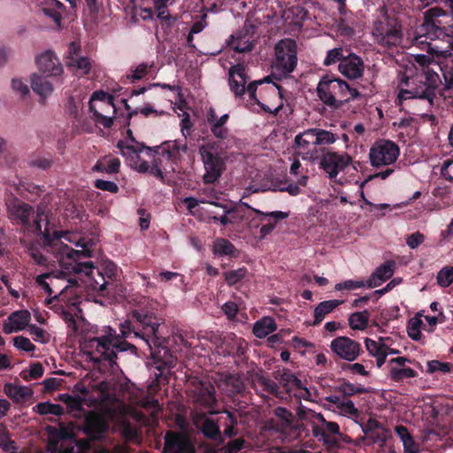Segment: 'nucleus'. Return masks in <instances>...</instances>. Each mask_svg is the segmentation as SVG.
Listing matches in <instances>:
<instances>
[{
  "mask_svg": "<svg viewBox=\"0 0 453 453\" xmlns=\"http://www.w3.org/2000/svg\"><path fill=\"white\" fill-rule=\"evenodd\" d=\"M151 67V65H149L148 64L142 63L135 69L132 70V74L128 75L127 78L131 79L133 81H139L148 74Z\"/></svg>",
  "mask_w": 453,
  "mask_h": 453,
  "instance_id": "680f3d73",
  "label": "nucleus"
},
{
  "mask_svg": "<svg viewBox=\"0 0 453 453\" xmlns=\"http://www.w3.org/2000/svg\"><path fill=\"white\" fill-rule=\"evenodd\" d=\"M342 369L343 371H350L354 374H360L363 376L368 375V372L365 370V366L359 363H355V364L344 363L342 365Z\"/></svg>",
  "mask_w": 453,
  "mask_h": 453,
  "instance_id": "774afa93",
  "label": "nucleus"
},
{
  "mask_svg": "<svg viewBox=\"0 0 453 453\" xmlns=\"http://www.w3.org/2000/svg\"><path fill=\"white\" fill-rule=\"evenodd\" d=\"M237 338L234 334L222 337L219 332H206L204 335L200 334V349L207 351L213 348L224 357L234 356V345Z\"/></svg>",
  "mask_w": 453,
  "mask_h": 453,
  "instance_id": "4468645a",
  "label": "nucleus"
},
{
  "mask_svg": "<svg viewBox=\"0 0 453 453\" xmlns=\"http://www.w3.org/2000/svg\"><path fill=\"white\" fill-rule=\"evenodd\" d=\"M400 155L398 145L390 140L381 139L370 149L369 158L373 167L379 168L394 164Z\"/></svg>",
  "mask_w": 453,
  "mask_h": 453,
  "instance_id": "f8f14e48",
  "label": "nucleus"
},
{
  "mask_svg": "<svg viewBox=\"0 0 453 453\" xmlns=\"http://www.w3.org/2000/svg\"><path fill=\"white\" fill-rule=\"evenodd\" d=\"M121 102L123 103L125 109L127 111V119H126V120L124 122V126H129L130 125V119H132L133 116L137 115L138 112H141L145 117H148L151 113L157 112V111L152 106H150V105L145 106V107H143L142 109L136 108V109L131 111V107L127 104V99H122Z\"/></svg>",
  "mask_w": 453,
  "mask_h": 453,
  "instance_id": "ea45409f",
  "label": "nucleus"
},
{
  "mask_svg": "<svg viewBox=\"0 0 453 453\" xmlns=\"http://www.w3.org/2000/svg\"><path fill=\"white\" fill-rule=\"evenodd\" d=\"M436 280L439 286L447 288L453 282V267L445 266L440 270L436 276Z\"/></svg>",
  "mask_w": 453,
  "mask_h": 453,
  "instance_id": "a18cd8bd",
  "label": "nucleus"
},
{
  "mask_svg": "<svg viewBox=\"0 0 453 453\" xmlns=\"http://www.w3.org/2000/svg\"><path fill=\"white\" fill-rule=\"evenodd\" d=\"M445 81V88L448 89L453 88V58H445L436 64Z\"/></svg>",
  "mask_w": 453,
  "mask_h": 453,
  "instance_id": "473e14b6",
  "label": "nucleus"
},
{
  "mask_svg": "<svg viewBox=\"0 0 453 453\" xmlns=\"http://www.w3.org/2000/svg\"><path fill=\"white\" fill-rule=\"evenodd\" d=\"M132 318L134 325L130 320L119 325L120 336L126 339L134 334L135 338H140L148 346L155 369L158 371V373L155 372L156 380L160 382V379L175 365L177 360L164 345V340L157 335L163 319L157 316L153 308L148 306L134 310Z\"/></svg>",
  "mask_w": 453,
  "mask_h": 453,
  "instance_id": "f03ea898",
  "label": "nucleus"
},
{
  "mask_svg": "<svg viewBox=\"0 0 453 453\" xmlns=\"http://www.w3.org/2000/svg\"><path fill=\"white\" fill-rule=\"evenodd\" d=\"M120 168V160L118 157L104 158L98 160L92 167L93 172L108 174L118 173Z\"/></svg>",
  "mask_w": 453,
  "mask_h": 453,
  "instance_id": "2f4dec72",
  "label": "nucleus"
},
{
  "mask_svg": "<svg viewBox=\"0 0 453 453\" xmlns=\"http://www.w3.org/2000/svg\"><path fill=\"white\" fill-rule=\"evenodd\" d=\"M177 421L181 430H169L165 433L162 453H196L195 443L184 429L185 420L179 418Z\"/></svg>",
  "mask_w": 453,
  "mask_h": 453,
  "instance_id": "9d476101",
  "label": "nucleus"
},
{
  "mask_svg": "<svg viewBox=\"0 0 453 453\" xmlns=\"http://www.w3.org/2000/svg\"><path fill=\"white\" fill-rule=\"evenodd\" d=\"M4 393L15 403H24L33 396V390L27 386H18L13 383H5Z\"/></svg>",
  "mask_w": 453,
  "mask_h": 453,
  "instance_id": "a878e982",
  "label": "nucleus"
},
{
  "mask_svg": "<svg viewBox=\"0 0 453 453\" xmlns=\"http://www.w3.org/2000/svg\"><path fill=\"white\" fill-rule=\"evenodd\" d=\"M94 187L97 189L108 191L112 194L118 193L119 189L114 181L104 180L101 179H97L94 181Z\"/></svg>",
  "mask_w": 453,
  "mask_h": 453,
  "instance_id": "13d9d810",
  "label": "nucleus"
},
{
  "mask_svg": "<svg viewBox=\"0 0 453 453\" xmlns=\"http://www.w3.org/2000/svg\"><path fill=\"white\" fill-rule=\"evenodd\" d=\"M273 377L279 381L287 393H290L293 389H303L302 380L298 379L289 369L283 368L273 372Z\"/></svg>",
  "mask_w": 453,
  "mask_h": 453,
  "instance_id": "393cba45",
  "label": "nucleus"
},
{
  "mask_svg": "<svg viewBox=\"0 0 453 453\" xmlns=\"http://www.w3.org/2000/svg\"><path fill=\"white\" fill-rule=\"evenodd\" d=\"M43 372L44 369L42 365L39 362H36L30 365L28 377L24 375L23 378L26 380H28L29 379L36 380L41 378L43 375Z\"/></svg>",
  "mask_w": 453,
  "mask_h": 453,
  "instance_id": "69168bd1",
  "label": "nucleus"
},
{
  "mask_svg": "<svg viewBox=\"0 0 453 453\" xmlns=\"http://www.w3.org/2000/svg\"><path fill=\"white\" fill-rule=\"evenodd\" d=\"M339 72L349 80H357L363 76L365 72V63L359 56L349 53L342 59L338 65Z\"/></svg>",
  "mask_w": 453,
  "mask_h": 453,
  "instance_id": "6ab92c4d",
  "label": "nucleus"
},
{
  "mask_svg": "<svg viewBox=\"0 0 453 453\" xmlns=\"http://www.w3.org/2000/svg\"><path fill=\"white\" fill-rule=\"evenodd\" d=\"M218 401L213 385H206V381L200 377V434L214 441L221 442L222 436L219 428L220 418H207L206 414H219L216 409Z\"/></svg>",
  "mask_w": 453,
  "mask_h": 453,
  "instance_id": "0eeeda50",
  "label": "nucleus"
},
{
  "mask_svg": "<svg viewBox=\"0 0 453 453\" xmlns=\"http://www.w3.org/2000/svg\"><path fill=\"white\" fill-rule=\"evenodd\" d=\"M115 334L116 332L110 327L109 333L106 335L93 337L89 340L91 346H94V343H96V349L100 353V360L107 361L112 369L117 365V352L130 350L134 353L136 350L134 345L119 339V337Z\"/></svg>",
  "mask_w": 453,
  "mask_h": 453,
  "instance_id": "6e6552de",
  "label": "nucleus"
},
{
  "mask_svg": "<svg viewBox=\"0 0 453 453\" xmlns=\"http://www.w3.org/2000/svg\"><path fill=\"white\" fill-rule=\"evenodd\" d=\"M330 349L340 358L349 362L355 361L363 352L361 345L347 336H338L330 343Z\"/></svg>",
  "mask_w": 453,
  "mask_h": 453,
  "instance_id": "a211bd4d",
  "label": "nucleus"
},
{
  "mask_svg": "<svg viewBox=\"0 0 453 453\" xmlns=\"http://www.w3.org/2000/svg\"><path fill=\"white\" fill-rule=\"evenodd\" d=\"M200 156L204 165L205 173L203 180L205 184L216 182L224 171V160L214 146L210 149L200 146Z\"/></svg>",
  "mask_w": 453,
  "mask_h": 453,
  "instance_id": "ddd939ff",
  "label": "nucleus"
},
{
  "mask_svg": "<svg viewBox=\"0 0 453 453\" xmlns=\"http://www.w3.org/2000/svg\"><path fill=\"white\" fill-rule=\"evenodd\" d=\"M7 216L13 226L25 237L41 236L42 247L55 255L60 266L68 273H84L87 284L101 296H115L119 291L118 267L111 261H104L100 267L86 260L92 257V251L84 245L81 250H76L65 244L61 238L63 232L52 229L49 216L44 209L36 210L24 201L13 198L6 203Z\"/></svg>",
  "mask_w": 453,
  "mask_h": 453,
  "instance_id": "f257e3e1",
  "label": "nucleus"
},
{
  "mask_svg": "<svg viewBox=\"0 0 453 453\" xmlns=\"http://www.w3.org/2000/svg\"><path fill=\"white\" fill-rule=\"evenodd\" d=\"M246 273L247 269L245 267L232 270L225 273V280L229 286H234L240 282L246 276Z\"/></svg>",
  "mask_w": 453,
  "mask_h": 453,
  "instance_id": "864d4df0",
  "label": "nucleus"
},
{
  "mask_svg": "<svg viewBox=\"0 0 453 453\" xmlns=\"http://www.w3.org/2000/svg\"><path fill=\"white\" fill-rule=\"evenodd\" d=\"M55 273H42V274H40L38 275L36 278H35V282L40 286L42 287V288L49 295V296H51L53 294V290L52 288H50V284L48 282H46V279L48 278H50L51 276H53Z\"/></svg>",
  "mask_w": 453,
  "mask_h": 453,
  "instance_id": "338daca9",
  "label": "nucleus"
},
{
  "mask_svg": "<svg viewBox=\"0 0 453 453\" xmlns=\"http://www.w3.org/2000/svg\"><path fill=\"white\" fill-rule=\"evenodd\" d=\"M42 12L46 17L51 19L58 27H61L62 15L65 12V6L60 0H53V2L45 0Z\"/></svg>",
  "mask_w": 453,
  "mask_h": 453,
  "instance_id": "bb28decb",
  "label": "nucleus"
},
{
  "mask_svg": "<svg viewBox=\"0 0 453 453\" xmlns=\"http://www.w3.org/2000/svg\"><path fill=\"white\" fill-rule=\"evenodd\" d=\"M418 375L417 372L410 367H391L389 377L395 382L403 381L405 379L414 378Z\"/></svg>",
  "mask_w": 453,
  "mask_h": 453,
  "instance_id": "4c0bfd02",
  "label": "nucleus"
},
{
  "mask_svg": "<svg viewBox=\"0 0 453 453\" xmlns=\"http://www.w3.org/2000/svg\"><path fill=\"white\" fill-rule=\"evenodd\" d=\"M317 96L324 104L340 109L350 101L359 99L361 93L346 81L334 74H325L317 86Z\"/></svg>",
  "mask_w": 453,
  "mask_h": 453,
  "instance_id": "423d86ee",
  "label": "nucleus"
},
{
  "mask_svg": "<svg viewBox=\"0 0 453 453\" xmlns=\"http://www.w3.org/2000/svg\"><path fill=\"white\" fill-rule=\"evenodd\" d=\"M370 312L367 310L349 315V325L353 330H364L368 326Z\"/></svg>",
  "mask_w": 453,
  "mask_h": 453,
  "instance_id": "72a5a7b5",
  "label": "nucleus"
},
{
  "mask_svg": "<svg viewBox=\"0 0 453 453\" xmlns=\"http://www.w3.org/2000/svg\"><path fill=\"white\" fill-rule=\"evenodd\" d=\"M297 64V45L293 39L280 40L275 45V61L273 65V73L276 80L287 77L296 68Z\"/></svg>",
  "mask_w": 453,
  "mask_h": 453,
  "instance_id": "1a4fd4ad",
  "label": "nucleus"
},
{
  "mask_svg": "<svg viewBox=\"0 0 453 453\" xmlns=\"http://www.w3.org/2000/svg\"><path fill=\"white\" fill-rule=\"evenodd\" d=\"M93 100H100L104 104H105L108 108H111L113 112L116 113L117 110L115 104L113 103L114 98L112 96L104 92V91H96L93 93L90 102Z\"/></svg>",
  "mask_w": 453,
  "mask_h": 453,
  "instance_id": "6e6d98bb",
  "label": "nucleus"
},
{
  "mask_svg": "<svg viewBox=\"0 0 453 453\" xmlns=\"http://www.w3.org/2000/svg\"><path fill=\"white\" fill-rule=\"evenodd\" d=\"M423 325L420 319L417 317L411 319L407 324L408 336L413 341H419L422 338L420 328Z\"/></svg>",
  "mask_w": 453,
  "mask_h": 453,
  "instance_id": "a19ab883",
  "label": "nucleus"
},
{
  "mask_svg": "<svg viewBox=\"0 0 453 453\" xmlns=\"http://www.w3.org/2000/svg\"><path fill=\"white\" fill-rule=\"evenodd\" d=\"M415 39L418 43L439 39L453 44V9L450 12L441 7L426 10L423 23L416 29Z\"/></svg>",
  "mask_w": 453,
  "mask_h": 453,
  "instance_id": "39448f33",
  "label": "nucleus"
},
{
  "mask_svg": "<svg viewBox=\"0 0 453 453\" xmlns=\"http://www.w3.org/2000/svg\"><path fill=\"white\" fill-rule=\"evenodd\" d=\"M0 447L4 451H12L11 453H16L17 447L15 445V441H12L7 431H4L0 434Z\"/></svg>",
  "mask_w": 453,
  "mask_h": 453,
  "instance_id": "052dcab7",
  "label": "nucleus"
},
{
  "mask_svg": "<svg viewBox=\"0 0 453 453\" xmlns=\"http://www.w3.org/2000/svg\"><path fill=\"white\" fill-rule=\"evenodd\" d=\"M256 381L262 388V390L272 395H278L279 386L275 381L260 374H256Z\"/></svg>",
  "mask_w": 453,
  "mask_h": 453,
  "instance_id": "79ce46f5",
  "label": "nucleus"
},
{
  "mask_svg": "<svg viewBox=\"0 0 453 453\" xmlns=\"http://www.w3.org/2000/svg\"><path fill=\"white\" fill-rule=\"evenodd\" d=\"M192 123L189 117L181 119V132L185 137L186 142L180 145L177 141H169L163 142L160 146L149 147L144 143L129 144L127 141L119 140L117 142V148L120 154L125 157L127 165L139 173H145L149 171L150 165L148 161L142 160L141 153L144 152L148 157L162 156L167 161L176 162L180 157V153L188 154L195 157L196 144L191 136Z\"/></svg>",
  "mask_w": 453,
  "mask_h": 453,
  "instance_id": "7ed1b4c3",
  "label": "nucleus"
},
{
  "mask_svg": "<svg viewBox=\"0 0 453 453\" xmlns=\"http://www.w3.org/2000/svg\"><path fill=\"white\" fill-rule=\"evenodd\" d=\"M58 399L66 404L69 411H80L82 410V402L79 397H74L69 394H60Z\"/></svg>",
  "mask_w": 453,
  "mask_h": 453,
  "instance_id": "de8ad7c7",
  "label": "nucleus"
},
{
  "mask_svg": "<svg viewBox=\"0 0 453 453\" xmlns=\"http://www.w3.org/2000/svg\"><path fill=\"white\" fill-rule=\"evenodd\" d=\"M231 37V45L234 51L243 53L252 50L253 44L250 42L247 33H244L243 36L240 35L238 37H235L234 35H232Z\"/></svg>",
  "mask_w": 453,
  "mask_h": 453,
  "instance_id": "58836bf2",
  "label": "nucleus"
},
{
  "mask_svg": "<svg viewBox=\"0 0 453 453\" xmlns=\"http://www.w3.org/2000/svg\"><path fill=\"white\" fill-rule=\"evenodd\" d=\"M315 128H310L295 137L296 156H301L303 160L315 161L318 158Z\"/></svg>",
  "mask_w": 453,
  "mask_h": 453,
  "instance_id": "f3484780",
  "label": "nucleus"
},
{
  "mask_svg": "<svg viewBox=\"0 0 453 453\" xmlns=\"http://www.w3.org/2000/svg\"><path fill=\"white\" fill-rule=\"evenodd\" d=\"M66 65L70 67H74L78 75L88 74L91 68L89 59L85 57L74 58L73 56H69Z\"/></svg>",
  "mask_w": 453,
  "mask_h": 453,
  "instance_id": "f704fd0d",
  "label": "nucleus"
},
{
  "mask_svg": "<svg viewBox=\"0 0 453 453\" xmlns=\"http://www.w3.org/2000/svg\"><path fill=\"white\" fill-rule=\"evenodd\" d=\"M395 267V262L394 260H388L377 267L366 280V287L369 288H373L380 286L382 282L386 281L393 276Z\"/></svg>",
  "mask_w": 453,
  "mask_h": 453,
  "instance_id": "b1692460",
  "label": "nucleus"
},
{
  "mask_svg": "<svg viewBox=\"0 0 453 453\" xmlns=\"http://www.w3.org/2000/svg\"><path fill=\"white\" fill-rule=\"evenodd\" d=\"M224 413L226 415L224 424V434L231 438L236 434L235 426L237 425V417L234 413L228 411H225Z\"/></svg>",
  "mask_w": 453,
  "mask_h": 453,
  "instance_id": "3c124183",
  "label": "nucleus"
},
{
  "mask_svg": "<svg viewBox=\"0 0 453 453\" xmlns=\"http://www.w3.org/2000/svg\"><path fill=\"white\" fill-rule=\"evenodd\" d=\"M31 319L27 310H19L12 312L3 324V331L6 334L24 330Z\"/></svg>",
  "mask_w": 453,
  "mask_h": 453,
  "instance_id": "5701e85b",
  "label": "nucleus"
},
{
  "mask_svg": "<svg viewBox=\"0 0 453 453\" xmlns=\"http://www.w3.org/2000/svg\"><path fill=\"white\" fill-rule=\"evenodd\" d=\"M425 241V235L420 232L417 231L406 238L407 245L411 249H417Z\"/></svg>",
  "mask_w": 453,
  "mask_h": 453,
  "instance_id": "e2e57ef3",
  "label": "nucleus"
},
{
  "mask_svg": "<svg viewBox=\"0 0 453 453\" xmlns=\"http://www.w3.org/2000/svg\"><path fill=\"white\" fill-rule=\"evenodd\" d=\"M33 410L40 415L52 414L59 417L64 414V409L60 404H55L50 402L39 403Z\"/></svg>",
  "mask_w": 453,
  "mask_h": 453,
  "instance_id": "c9c22d12",
  "label": "nucleus"
},
{
  "mask_svg": "<svg viewBox=\"0 0 453 453\" xmlns=\"http://www.w3.org/2000/svg\"><path fill=\"white\" fill-rule=\"evenodd\" d=\"M319 166L328 174L330 179L335 178L338 173L352 164L351 157L345 153H339L326 149H321Z\"/></svg>",
  "mask_w": 453,
  "mask_h": 453,
  "instance_id": "2eb2a0df",
  "label": "nucleus"
},
{
  "mask_svg": "<svg viewBox=\"0 0 453 453\" xmlns=\"http://www.w3.org/2000/svg\"><path fill=\"white\" fill-rule=\"evenodd\" d=\"M346 56L343 54V49L342 47L334 48L326 52V56L323 61L325 66L332 65L337 62L341 63L342 59H345Z\"/></svg>",
  "mask_w": 453,
  "mask_h": 453,
  "instance_id": "49530a36",
  "label": "nucleus"
},
{
  "mask_svg": "<svg viewBox=\"0 0 453 453\" xmlns=\"http://www.w3.org/2000/svg\"><path fill=\"white\" fill-rule=\"evenodd\" d=\"M277 330L275 320L272 317H264L257 320L253 326L256 337L263 339Z\"/></svg>",
  "mask_w": 453,
  "mask_h": 453,
  "instance_id": "c756f323",
  "label": "nucleus"
},
{
  "mask_svg": "<svg viewBox=\"0 0 453 453\" xmlns=\"http://www.w3.org/2000/svg\"><path fill=\"white\" fill-rule=\"evenodd\" d=\"M379 42L381 45L391 48L401 43L403 34L400 27L387 22L376 27Z\"/></svg>",
  "mask_w": 453,
  "mask_h": 453,
  "instance_id": "4be33fe9",
  "label": "nucleus"
},
{
  "mask_svg": "<svg viewBox=\"0 0 453 453\" xmlns=\"http://www.w3.org/2000/svg\"><path fill=\"white\" fill-rule=\"evenodd\" d=\"M89 111L93 113V117L95 121L97 124L102 125L105 128H111L113 125V118L112 117H107L99 112L95 109V106L93 103L89 102Z\"/></svg>",
  "mask_w": 453,
  "mask_h": 453,
  "instance_id": "603ef678",
  "label": "nucleus"
},
{
  "mask_svg": "<svg viewBox=\"0 0 453 453\" xmlns=\"http://www.w3.org/2000/svg\"><path fill=\"white\" fill-rule=\"evenodd\" d=\"M39 70L47 76H58L63 73V66L51 50L39 55L35 59Z\"/></svg>",
  "mask_w": 453,
  "mask_h": 453,
  "instance_id": "412c9836",
  "label": "nucleus"
},
{
  "mask_svg": "<svg viewBox=\"0 0 453 453\" xmlns=\"http://www.w3.org/2000/svg\"><path fill=\"white\" fill-rule=\"evenodd\" d=\"M228 83L231 91L236 97L243 96L246 92L245 85L250 80L245 66L242 64L231 66L228 71Z\"/></svg>",
  "mask_w": 453,
  "mask_h": 453,
  "instance_id": "aec40b11",
  "label": "nucleus"
},
{
  "mask_svg": "<svg viewBox=\"0 0 453 453\" xmlns=\"http://www.w3.org/2000/svg\"><path fill=\"white\" fill-rule=\"evenodd\" d=\"M110 429V423L106 418L95 411H89L85 414L81 431L87 436L85 440L92 442L104 441L107 437Z\"/></svg>",
  "mask_w": 453,
  "mask_h": 453,
  "instance_id": "9b49d317",
  "label": "nucleus"
},
{
  "mask_svg": "<svg viewBox=\"0 0 453 453\" xmlns=\"http://www.w3.org/2000/svg\"><path fill=\"white\" fill-rule=\"evenodd\" d=\"M365 345L366 350L372 357L379 356L388 349V346L387 344L376 342L370 338H365Z\"/></svg>",
  "mask_w": 453,
  "mask_h": 453,
  "instance_id": "c03bdc74",
  "label": "nucleus"
},
{
  "mask_svg": "<svg viewBox=\"0 0 453 453\" xmlns=\"http://www.w3.org/2000/svg\"><path fill=\"white\" fill-rule=\"evenodd\" d=\"M228 118V114H224L219 119H217L216 122L211 126V130L217 138L225 139L227 136L228 130L224 125Z\"/></svg>",
  "mask_w": 453,
  "mask_h": 453,
  "instance_id": "37998d69",
  "label": "nucleus"
},
{
  "mask_svg": "<svg viewBox=\"0 0 453 453\" xmlns=\"http://www.w3.org/2000/svg\"><path fill=\"white\" fill-rule=\"evenodd\" d=\"M31 88L42 98L47 97L53 91V86L48 79L36 73H34L31 77Z\"/></svg>",
  "mask_w": 453,
  "mask_h": 453,
  "instance_id": "7c9ffc66",
  "label": "nucleus"
},
{
  "mask_svg": "<svg viewBox=\"0 0 453 453\" xmlns=\"http://www.w3.org/2000/svg\"><path fill=\"white\" fill-rule=\"evenodd\" d=\"M364 287H366V281L349 280L343 282L337 283L334 288L337 291H342L344 289L352 290Z\"/></svg>",
  "mask_w": 453,
  "mask_h": 453,
  "instance_id": "bf43d9fd",
  "label": "nucleus"
},
{
  "mask_svg": "<svg viewBox=\"0 0 453 453\" xmlns=\"http://www.w3.org/2000/svg\"><path fill=\"white\" fill-rule=\"evenodd\" d=\"M336 390L344 396H352L357 394L361 395L368 392V389L365 387L354 385L346 380H343L342 383L336 387Z\"/></svg>",
  "mask_w": 453,
  "mask_h": 453,
  "instance_id": "e433bc0d",
  "label": "nucleus"
},
{
  "mask_svg": "<svg viewBox=\"0 0 453 453\" xmlns=\"http://www.w3.org/2000/svg\"><path fill=\"white\" fill-rule=\"evenodd\" d=\"M252 211L256 215L260 216V219H259L260 221H265L266 218H270L272 220L278 223L283 219H286L289 216L288 212H284V211H271V212H264L258 209H252Z\"/></svg>",
  "mask_w": 453,
  "mask_h": 453,
  "instance_id": "09e8293b",
  "label": "nucleus"
},
{
  "mask_svg": "<svg viewBox=\"0 0 453 453\" xmlns=\"http://www.w3.org/2000/svg\"><path fill=\"white\" fill-rule=\"evenodd\" d=\"M212 252L218 257H236L238 250L234 245L225 238H217L212 243Z\"/></svg>",
  "mask_w": 453,
  "mask_h": 453,
  "instance_id": "c85d7f7f",
  "label": "nucleus"
},
{
  "mask_svg": "<svg viewBox=\"0 0 453 453\" xmlns=\"http://www.w3.org/2000/svg\"><path fill=\"white\" fill-rule=\"evenodd\" d=\"M13 345L17 349L26 352H33L35 349V345H34L28 338L22 335L13 338Z\"/></svg>",
  "mask_w": 453,
  "mask_h": 453,
  "instance_id": "4d7b16f0",
  "label": "nucleus"
},
{
  "mask_svg": "<svg viewBox=\"0 0 453 453\" xmlns=\"http://www.w3.org/2000/svg\"><path fill=\"white\" fill-rule=\"evenodd\" d=\"M91 449L88 440H78L73 446L66 447L61 453H88Z\"/></svg>",
  "mask_w": 453,
  "mask_h": 453,
  "instance_id": "5fc2aeb1",
  "label": "nucleus"
},
{
  "mask_svg": "<svg viewBox=\"0 0 453 453\" xmlns=\"http://www.w3.org/2000/svg\"><path fill=\"white\" fill-rule=\"evenodd\" d=\"M275 416L279 418L283 425L287 426H290L292 423V413L284 407H277L274 411Z\"/></svg>",
  "mask_w": 453,
  "mask_h": 453,
  "instance_id": "0e129e2a",
  "label": "nucleus"
},
{
  "mask_svg": "<svg viewBox=\"0 0 453 453\" xmlns=\"http://www.w3.org/2000/svg\"><path fill=\"white\" fill-rule=\"evenodd\" d=\"M415 61L426 69H423L411 77H405L402 81L398 98L400 101L418 99L426 103L428 107H432L441 81L438 73L428 67L432 62L431 57L419 54L415 56Z\"/></svg>",
  "mask_w": 453,
  "mask_h": 453,
  "instance_id": "20e7f679",
  "label": "nucleus"
},
{
  "mask_svg": "<svg viewBox=\"0 0 453 453\" xmlns=\"http://www.w3.org/2000/svg\"><path fill=\"white\" fill-rule=\"evenodd\" d=\"M200 221L219 224L226 226L230 219L227 216V205L216 202H205L200 197Z\"/></svg>",
  "mask_w": 453,
  "mask_h": 453,
  "instance_id": "dca6fc26",
  "label": "nucleus"
},
{
  "mask_svg": "<svg viewBox=\"0 0 453 453\" xmlns=\"http://www.w3.org/2000/svg\"><path fill=\"white\" fill-rule=\"evenodd\" d=\"M343 302V300L334 299L319 303L314 309V320L311 325L319 326L327 314L342 304Z\"/></svg>",
  "mask_w": 453,
  "mask_h": 453,
  "instance_id": "cd10ccee",
  "label": "nucleus"
},
{
  "mask_svg": "<svg viewBox=\"0 0 453 453\" xmlns=\"http://www.w3.org/2000/svg\"><path fill=\"white\" fill-rule=\"evenodd\" d=\"M316 130V135H315V140H316V142H317V145H321V144H332L334 142H336V140L338 139L337 135L327 131V130H324V129H320V128H315Z\"/></svg>",
  "mask_w": 453,
  "mask_h": 453,
  "instance_id": "8fccbe9b",
  "label": "nucleus"
}]
</instances>
